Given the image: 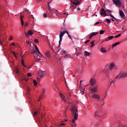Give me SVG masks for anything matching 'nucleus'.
<instances>
[{
  "instance_id": "64",
  "label": "nucleus",
  "mask_w": 127,
  "mask_h": 127,
  "mask_svg": "<svg viewBox=\"0 0 127 127\" xmlns=\"http://www.w3.org/2000/svg\"><path fill=\"white\" fill-rule=\"evenodd\" d=\"M122 127H127V126H124V125H122Z\"/></svg>"
},
{
  "instance_id": "3",
  "label": "nucleus",
  "mask_w": 127,
  "mask_h": 127,
  "mask_svg": "<svg viewBox=\"0 0 127 127\" xmlns=\"http://www.w3.org/2000/svg\"><path fill=\"white\" fill-rule=\"evenodd\" d=\"M126 77H127V73L125 72L122 73V71H120L119 75H117L115 79H121L122 78H126Z\"/></svg>"
},
{
  "instance_id": "31",
  "label": "nucleus",
  "mask_w": 127,
  "mask_h": 127,
  "mask_svg": "<svg viewBox=\"0 0 127 127\" xmlns=\"http://www.w3.org/2000/svg\"><path fill=\"white\" fill-rule=\"evenodd\" d=\"M106 11L107 12H108V13H112V11L110 9H107Z\"/></svg>"
},
{
  "instance_id": "55",
  "label": "nucleus",
  "mask_w": 127,
  "mask_h": 127,
  "mask_svg": "<svg viewBox=\"0 0 127 127\" xmlns=\"http://www.w3.org/2000/svg\"><path fill=\"white\" fill-rule=\"evenodd\" d=\"M61 126H65V124L64 123H62L61 124Z\"/></svg>"
},
{
  "instance_id": "32",
  "label": "nucleus",
  "mask_w": 127,
  "mask_h": 127,
  "mask_svg": "<svg viewBox=\"0 0 127 127\" xmlns=\"http://www.w3.org/2000/svg\"><path fill=\"white\" fill-rule=\"evenodd\" d=\"M121 35H122L121 34H119L118 35L115 36L114 37H115V38H118V37H120V36H121Z\"/></svg>"
},
{
  "instance_id": "46",
  "label": "nucleus",
  "mask_w": 127,
  "mask_h": 127,
  "mask_svg": "<svg viewBox=\"0 0 127 127\" xmlns=\"http://www.w3.org/2000/svg\"><path fill=\"white\" fill-rule=\"evenodd\" d=\"M76 126V124L71 125V127H75Z\"/></svg>"
},
{
  "instance_id": "35",
  "label": "nucleus",
  "mask_w": 127,
  "mask_h": 127,
  "mask_svg": "<svg viewBox=\"0 0 127 127\" xmlns=\"http://www.w3.org/2000/svg\"><path fill=\"white\" fill-rule=\"evenodd\" d=\"M34 42H35L36 43H39V41H38V39H36L34 40Z\"/></svg>"
},
{
  "instance_id": "38",
  "label": "nucleus",
  "mask_w": 127,
  "mask_h": 127,
  "mask_svg": "<svg viewBox=\"0 0 127 127\" xmlns=\"http://www.w3.org/2000/svg\"><path fill=\"white\" fill-rule=\"evenodd\" d=\"M26 43L27 44H30L31 43V42L29 41H26Z\"/></svg>"
},
{
  "instance_id": "52",
  "label": "nucleus",
  "mask_w": 127,
  "mask_h": 127,
  "mask_svg": "<svg viewBox=\"0 0 127 127\" xmlns=\"http://www.w3.org/2000/svg\"><path fill=\"white\" fill-rule=\"evenodd\" d=\"M45 93V90L44 89H43V94Z\"/></svg>"
},
{
  "instance_id": "23",
  "label": "nucleus",
  "mask_w": 127,
  "mask_h": 127,
  "mask_svg": "<svg viewBox=\"0 0 127 127\" xmlns=\"http://www.w3.org/2000/svg\"><path fill=\"white\" fill-rule=\"evenodd\" d=\"M90 54H91V53L87 51H85L84 53V55L86 56H90Z\"/></svg>"
},
{
  "instance_id": "22",
  "label": "nucleus",
  "mask_w": 127,
  "mask_h": 127,
  "mask_svg": "<svg viewBox=\"0 0 127 127\" xmlns=\"http://www.w3.org/2000/svg\"><path fill=\"white\" fill-rule=\"evenodd\" d=\"M40 57V56H37L36 57V59H35L36 61H38V62H40V60H41V59L39 58Z\"/></svg>"
},
{
  "instance_id": "59",
  "label": "nucleus",
  "mask_w": 127,
  "mask_h": 127,
  "mask_svg": "<svg viewBox=\"0 0 127 127\" xmlns=\"http://www.w3.org/2000/svg\"><path fill=\"white\" fill-rule=\"evenodd\" d=\"M38 53H39V54H41V52H40V51H38Z\"/></svg>"
},
{
  "instance_id": "43",
  "label": "nucleus",
  "mask_w": 127,
  "mask_h": 127,
  "mask_svg": "<svg viewBox=\"0 0 127 127\" xmlns=\"http://www.w3.org/2000/svg\"><path fill=\"white\" fill-rule=\"evenodd\" d=\"M27 76H28V77H31V73H27Z\"/></svg>"
},
{
  "instance_id": "5",
  "label": "nucleus",
  "mask_w": 127,
  "mask_h": 127,
  "mask_svg": "<svg viewBox=\"0 0 127 127\" xmlns=\"http://www.w3.org/2000/svg\"><path fill=\"white\" fill-rule=\"evenodd\" d=\"M98 92V86H95L93 88L90 89V92L92 93H97Z\"/></svg>"
},
{
  "instance_id": "14",
  "label": "nucleus",
  "mask_w": 127,
  "mask_h": 127,
  "mask_svg": "<svg viewBox=\"0 0 127 127\" xmlns=\"http://www.w3.org/2000/svg\"><path fill=\"white\" fill-rule=\"evenodd\" d=\"M40 116V109H38L37 111H35V112L33 113V116L35 117L36 116Z\"/></svg>"
},
{
  "instance_id": "33",
  "label": "nucleus",
  "mask_w": 127,
  "mask_h": 127,
  "mask_svg": "<svg viewBox=\"0 0 127 127\" xmlns=\"http://www.w3.org/2000/svg\"><path fill=\"white\" fill-rule=\"evenodd\" d=\"M33 83H34L35 86H36V85H37V81H36V80H33Z\"/></svg>"
},
{
  "instance_id": "24",
  "label": "nucleus",
  "mask_w": 127,
  "mask_h": 127,
  "mask_svg": "<svg viewBox=\"0 0 127 127\" xmlns=\"http://www.w3.org/2000/svg\"><path fill=\"white\" fill-rule=\"evenodd\" d=\"M95 41H93L92 42H91V46L90 47L91 48H93L94 47V46H95V44H94Z\"/></svg>"
},
{
  "instance_id": "20",
  "label": "nucleus",
  "mask_w": 127,
  "mask_h": 127,
  "mask_svg": "<svg viewBox=\"0 0 127 127\" xmlns=\"http://www.w3.org/2000/svg\"><path fill=\"white\" fill-rule=\"evenodd\" d=\"M45 55L48 57V58H50V53H49V51H47L45 53Z\"/></svg>"
},
{
  "instance_id": "1",
  "label": "nucleus",
  "mask_w": 127,
  "mask_h": 127,
  "mask_svg": "<svg viewBox=\"0 0 127 127\" xmlns=\"http://www.w3.org/2000/svg\"><path fill=\"white\" fill-rule=\"evenodd\" d=\"M71 111L73 114L74 119L71 121L72 124H75V120L78 119V109H76V107H72Z\"/></svg>"
},
{
  "instance_id": "62",
  "label": "nucleus",
  "mask_w": 127,
  "mask_h": 127,
  "mask_svg": "<svg viewBox=\"0 0 127 127\" xmlns=\"http://www.w3.org/2000/svg\"><path fill=\"white\" fill-rule=\"evenodd\" d=\"M50 3H51V1L50 2H48V4H50Z\"/></svg>"
},
{
  "instance_id": "25",
  "label": "nucleus",
  "mask_w": 127,
  "mask_h": 127,
  "mask_svg": "<svg viewBox=\"0 0 127 127\" xmlns=\"http://www.w3.org/2000/svg\"><path fill=\"white\" fill-rule=\"evenodd\" d=\"M115 67V64L114 63H111L110 64V69H113Z\"/></svg>"
},
{
  "instance_id": "58",
  "label": "nucleus",
  "mask_w": 127,
  "mask_h": 127,
  "mask_svg": "<svg viewBox=\"0 0 127 127\" xmlns=\"http://www.w3.org/2000/svg\"><path fill=\"white\" fill-rule=\"evenodd\" d=\"M40 56V57H42V58H43V55H42V54H41Z\"/></svg>"
},
{
  "instance_id": "18",
  "label": "nucleus",
  "mask_w": 127,
  "mask_h": 127,
  "mask_svg": "<svg viewBox=\"0 0 127 127\" xmlns=\"http://www.w3.org/2000/svg\"><path fill=\"white\" fill-rule=\"evenodd\" d=\"M121 43H122V42H117V43H115L112 44V48H114V47H116V46H117V45H119V44H121Z\"/></svg>"
},
{
  "instance_id": "63",
  "label": "nucleus",
  "mask_w": 127,
  "mask_h": 127,
  "mask_svg": "<svg viewBox=\"0 0 127 127\" xmlns=\"http://www.w3.org/2000/svg\"><path fill=\"white\" fill-rule=\"evenodd\" d=\"M12 45L14 46V45H15V44L14 43H12Z\"/></svg>"
},
{
  "instance_id": "8",
  "label": "nucleus",
  "mask_w": 127,
  "mask_h": 127,
  "mask_svg": "<svg viewBox=\"0 0 127 127\" xmlns=\"http://www.w3.org/2000/svg\"><path fill=\"white\" fill-rule=\"evenodd\" d=\"M100 14L101 15H104V16H107V15H108L107 14V11H106V10H105V8H102L100 10Z\"/></svg>"
},
{
  "instance_id": "16",
  "label": "nucleus",
  "mask_w": 127,
  "mask_h": 127,
  "mask_svg": "<svg viewBox=\"0 0 127 127\" xmlns=\"http://www.w3.org/2000/svg\"><path fill=\"white\" fill-rule=\"evenodd\" d=\"M52 10L53 11V13H55L56 15H57V14H59V11L58 10L55 9H52Z\"/></svg>"
},
{
  "instance_id": "6",
  "label": "nucleus",
  "mask_w": 127,
  "mask_h": 127,
  "mask_svg": "<svg viewBox=\"0 0 127 127\" xmlns=\"http://www.w3.org/2000/svg\"><path fill=\"white\" fill-rule=\"evenodd\" d=\"M44 72L43 71L40 73H39L38 75V81H40V79H42V78L44 77Z\"/></svg>"
},
{
  "instance_id": "57",
  "label": "nucleus",
  "mask_w": 127,
  "mask_h": 127,
  "mask_svg": "<svg viewBox=\"0 0 127 127\" xmlns=\"http://www.w3.org/2000/svg\"><path fill=\"white\" fill-rule=\"evenodd\" d=\"M68 56H69V55H66L65 56H64V58H65V57H68Z\"/></svg>"
},
{
  "instance_id": "42",
  "label": "nucleus",
  "mask_w": 127,
  "mask_h": 127,
  "mask_svg": "<svg viewBox=\"0 0 127 127\" xmlns=\"http://www.w3.org/2000/svg\"><path fill=\"white\" fill-rule=\"evenodd\" d=\"M88 42H90V40H88L86 41L85 42V44H87V43H88Z\"/></svg>"
},
{
  "instance_id": "54",
  "label": "nucleus",
  "mask_w": 127,
  "mask_h": 127,
  "mask_svg": "<svg viewBox=\"0 0 127 127\" xmlns=\"http://www.w3.org/2000/svg\"><path fill=\"white\" fill-rule=\"evenodd\" d=\"M28 92H29L30 91V88L29 87H27Z\"/></svg>"
},
{
  "instance_id": "7",
  "label": "nucleus",
  "mask_w": 127,
  "mask_h": 127,
  "mask_svg": "<svg viewBox=\"0 0 127 127\" xmlns=\"http://www.w3.org/2000/svg\"><path fill=\"white\" fill-rule=\"evenodd\" d=\"M114 3L116 4V5H119V6H121L122 5V2L120 0H112Z\"/></svg>"
},
{
  "instance_id": "48",
  "label": "nucleus",
  "mask_w": 127,
  "mask_h": 127,
  "mask_svg": "<svg viewBox=\"0 0 127 127\" xmlns=\"http://www.w3.org/2000/svg\"><path fill=\"white\" fill-rule=\"evenodd\" d=\"M12 39H13V37L10 36L9 38V40H12Z\"/></svg>"
},
{
  "instance_id": "19",
  "label": "nucleus",
  "mask_w": 127,
  "mask_h": 127,
  "mask_svg": "<svg viewBox=\"0 0 127 127\" xmlns=\"http://www.w3.org/2000/svg\"><path fill=\"white\" fill-rule=\"evenodd\" d=\"M109 15H110V16H111V17L113 18V19L116 20V21H118V19L117 18L115 17V16H114V15H113V14L110 13V14H109Z\"/></svg>"
},
{
  "instance_id": "34",
  "label": "nucleus",
  "mask_w": 127,
  "mask_h": 127,
  "mask_svg": "<svg viewBox=\"0 0 127 127\" xmlns=\"http://www.w3.org/2000/svg\"><path fill=\"white\" fill-rule=\"evenodd\" d=\"M15 72L16 74H18L19 73V70H18V68H16Z\"/></svg>"
},
{
  "instance_id": "12",
  "label": "nucleus",
  "mask_w": 127,
  "mask_h": 127,
  "mask_svg": "<svg viewBox=\"0 0 127 127\" xmlns=\"http://www.w3.org/2000/svg\"><path fill=\"white\" fill-rule=\"evenodd\" d=\"M25 35L28 37V36H31V35H33V32L30 30H29L28 32H25Z\"/></svg>"
},
{
  "instance_id": "27",
  "label": "nucleus",
  "mask_w": 127,
  "mask_h": 127,
  "mask_svg": "<svg viewBox=\"0 0 127 127\" xmlns=\"http://www.w3.org/2000/svg\"><path fill=\"white\" fill-rule=\"evenodd\" d=\"M106 21L108 23V24H110V23H111V22H112V21H111V20H110V19H106Z\"/></svg>"
},
{
  "instance_id": "50",
  "label": "nucleus",
  "mask_w": 127,
  "mask_h": 127,
  "mask_svg": "<svg viewBox=\"0 0 127 127\" xmlns=\"http://www.w3.org/2000/svg\"><path fill=\"white\" fill-rule=\"evenodd\" d=\"M27 25H28V24L27 23H25V25H24V26L25 27H26V26H27Z\"/></svg>"
},
{
  "instance_id": "60",
  "label": "nucleus",
  "mask_w": 127,
  "mask_h": 127,
  "mask_svg": "<svg viewBox=\"0 0 127 127\" xmlns=\"http://www.w3.org/2000/svg\"><path fill=\"white\" fill-rule=\"evenodd\" d=\"M48 7H49V8H51V7H50V5L49 4H48Z\"/></svg>"
},
{
  "instance_id": "44",
  "label": "nucleus",
  "mask_w": 127,
  "mask_h": 127,
  "mask_svg": "<svg viewBox=\"0 0 127 127\" xmlns=\"http://www.w3.org/2000/svg\"><path fill=\"white\" fill-rule=\"evenodd\" d=\"M23 81H25V82H28V79L27 78L23 79Z\"/></svg>"
},
{
  "instance_id": "30",
  "label": "nucleus",
  "mask_w": 127,
  "mask_h": 127,
  "mask_svg": "<svg viewBox=\"0 0 127 127\" xmlns=\"http://www.w3.org/2000/svg\"><path fill=\"white\" fill-rule=\"evenodd\" d=\"M105 32V31L102 30L100 31V34H101V35L104 34V33Z\"/></svg>"
},
{
  "instance_id": "26",
  "label": "nucleus",
  "mask_w": 127,
  "mask_h": 127,
  "mask_svg": "<svg viewBox=\"0 0 127 127\" xmlns=\"http://www.w3.org/2000/svg\"><path fill=\"white\" fill-rule=\"evenodd\" d=\"M80 94L84 95L85 94V88H83L82 90H80Z\"/></svg>"
},
{
  "instance_id": "41",
  "label": "nucleus",
  "mask_w": 127,
  "mask_h": 127,
  "mask_svg": "<svg viewBox=\"0 0 127 127\" xmlns=\"http://www.w3.org/2000/svg\"><path fill=\"white\" fill-rule=\"evenodd\" d=\"M43 16H44V17H47V13H44Z\"/></svg>"
},
{
  "instance_id": "4",
  "label": "nucleus",
  "mask_w": 127,
  "mask_h": 127,
  "mask_svg": "<svg viewBox=\"0 0 127 127\" xmlns=\"http://www.w3.org/2000/svg\"><path fill=\"white\" fill-rule=\"evenodd\" d=\"M89 83L90 85L94 86L96 85V79L95 78H91L90 79Z\"/></svg>"
},
{
  "instance_id": "37",
  "label": "nucleus",
  "mask_w": 127,
  "mask_h": 127,
  "mask_svg": "<svg viewBox=\"0 0 127 127\" xmlns=\"http://www.w3.org/2000/svg\"><path fill=\"white\" fill-rule=\"evenodd\" d=\"M68 37H69V39H72V37H71V36H70V35L69 34V32H68V34H67Z\"/></svg>"
},
{
  "instance_id": "53",
  "label": "nucleus",
  "mask_w": 127,
  "mask_h": 127,
  "mask_svg": "<svg viewBox=\"0 0 127 127\" xmlns=\"http://www.w3.org/2000/svg\"><path fill=\"white\" fill-rule=\"evenodd\" d=\"M0 45H2V42H1V40H0Z\"/></svg>"
},
{
  "instance_id": "28",
  "label": "nucleus",
  "mask_w": 127,
  "mask_h": 127,
  "mask_svg": "<svg viewBox=\"0 0 127 127\" xmlns=\"http://www.w3.org/2000/svg\"><path fill=\"white\" fill-rule=\"evenodd\" d=\"M93 36H96L97 34H98V32H93L91 33Z\"/></svg>"
},
{
  "instance_id": "61",
  "label": "nucleus",
  "mask_w": 127,
  "mask_h": 127,
  "mask_svg": "<svg viewBox=\"0 0 127 127\" xmlns=\"http://www.w3.org/2000/svg\"><path fill=\"white\" fill-rule=\"evenodd\" d=\"M42 121H43V114H42Z\"/></svg>"
},
{
  "instance_id": "9",
  "label": "nucleus",
  "mask_w": 127,
  "mask_h": 127,
  "mask_svg": "<svg viewBox=\"0 0 127 127\" xmlns=\"http://www.w3.org/2000/svg\"><path fill=\"white\" fill-rule=\"evenodd\" d=\"M91 97L92 99H95L96 100H100V99H101V97H100L99 95L97 94H92Z\"/></svg>"
},
{
  "instance_id": "15",
  "label": "nucleus",
  "mask_w": 127,
  "mask_h": 127,
  "mask_svg": "<svg viewBox=\"0 0 127 127\" xmlns=\"http://www.w3.org/2000/svg\"><path fill=\"white\" fill-rule=\"evenodd\" d=\"M60 96L61 98L62 99V100L64 101V102H66V100H65V96H64V95H63V94L62 93H60Z\"/></svg>"
},
{
  "instance_id": "29",
  "label": "nucleus",
  "mask_w": 127,
  "mask_h": 127,
  "mask_svg": "<svg viewBox=\"0 0 127 127\" xmlns=\"http://www.w3.org/2000/svg\"><path fill=\"white\" fill-rule=\"evenodd\" d=\"M113 38H114V36H110L108 37V40H112V39H113Z\"/></svg>"
},
{
  "instance_id": "45",
  "label": "nucleus",
  "mask_w": 127,
  "mask_h": 127,
  "mask_svg": "<svg viewBox=\"0 0 127 127\" xmlns=\"http://www.w3.org/2000/svg\"><path fill=\"white\" fill-rule=\"evenodd\" d=\"M37 51L35 50V51H33L32 52V54H35V53H37Z\"/></svg>"
},
{
  "instance_id": "51",
  "label": "nucleus",
  "mask_w": 127,
  "mask_h": 127,
  "mask_svg": "<svg viewBox=\"0 0 127 127\" xmlns=\"http://www.w3.org/2000/svg\"><path fill=\"white\" fill-rule=\"evenodd\" d=\"M105 41H109V38H105Z\"/></svg>"
},
{
  "instance_id": "17",
  "label": "nucleus",
  "mask_w": 127,
  "mask_h": 127,
  "mask_svg": "<svg viewBox=\"0 0 127 127\" xmlns=\"http://www.w3.org/2000/svg\"><path fill=\"white\" fill-rule=\"evenodd\" d=\"M20 18L21 19V25L22 26H23V25H24V23L23 22V16L21 15Z\"/></svg>"
},
{
  "instance_id": "40",
  "label": "nucleus",
  "mask_w": 127,
  "mask_h": 127,
  "mask_svg": "<svg viewBox=\"0 0 127 127\" xmlns=\"http://www.w3.org/2000/svg\"><path fill=\"white\" fill-rule=\"evenodd\" d=\"M99 23H101V22H96L94 24V25H97V24H99Z\"/></svg>"
},
{
  "instance_id": "56",
  "label": "nucleus",
  "mask_w": 127,
  "mask_h": 127,
  "mask_svg": "<svg viewBox=\"0 0 127 127\" xmlns=\"http://www.w3.org/2000/svg\"><path fill=\"white\" fill-rule=\"evenodd\" d=\"M77 9L78 11H79V10H81V9L79 7L77 8Z\"/></svg>"
},
{
  "instance_id": "47",
  "label": "nucleus",
  "mask_w": 127,
  "mask_h": 127,
  "mask_svg": "<svg viewBox=\"0 0 127 127\" xmlns=\"http://www.w3.org/2000/svg\"><path fill=\"white\" fill-rule=\"evenodd\" d=\"M92 37H93V35H92V34H90V36L89 37V39H91V38H92Z\"/></svg>"
},
{
  "instance_id": "21",
  "label": "nucleus",
  "mask_w": 127,
  "mask_h": 127,
  "mask_svg": "<svg viewBox=\"0 0 127 127\" xmlns=\"http://www.w3.org/2000/svg\"><path fill=\"white\" fill-rule=\"evenodd\" d=\"M101 52L102 53H105L106 52H107V50H106V49H105V48H101Z\"/></svg>"
},
{
  "instance_id": "13",
  "label": "nucleus",
  "mask_w": 127,
  "mask_h": 127,
  "mask_svg": "<svg viewBox=\"0 0 127 127\" xmlns=\"http://www.w3.org/2000/svg\"><path fill=\"white\" fill-rule=\"evenodd\" d=\"M49 11H48V16H49V17H52V15H53V12L52 9L49 8Z\"/></svg>"
},
{
  "instance_id": "11",
  "label": "nucleus",
  "mask_w": 127,
  "mask_h": 127,
  "mask_svg": "<svg viewBox=\"0 0 127 127\" xmlns=\"http://www.w3.org/2000/svg\"><path fill=\"white\" fill-rule=\"evenodd\" d=\"M119 13H120V16L122 18H123V19H125V18H126V15H125V13H124V11H123V10H120Z\"/></svg>"
},
{
  "instance_id": "10",
  "label": "nucleus",
  "mask_w": 127,
  "mask_h": 127,
  "mask_svg": "<svg viewBox=\"0 0 127 127\" xmlns=\"http://www.w3.org/2000/svg\"><path fill=\"white\" fill-rule=\"evenodd\" d=\"M80 2L81 1H80L79 0H73V1H71L72 4H74V5H79Z\"/></svg>"
},
{
  "instance_id": "49",
  "label": "nucleus",
  "mask_w": 127,
  "mask_h": 127,
  "mask_svg": "<svg viewBox=\"0 0 127 127\" xmlns=\"http://www.w3.org/2000/svg\"><path fill=\"white\" fill-rule=\"evenodd\" d=\"M13 54L15 56V57L16 58V55L15 54V53L14 52H13Z\"/></svg>"
},
{
  "instance_id": "36",
  "label": "nucleus",
  "mask_w": 127,
  "mask_h": 127,
  "mask_svg": "<svg viewBox=\"0 0 127 127\" xmlns=\"http://www.w3.org/2000/svg\"><path fill=\"white\" fill-rule=\"evenodd\" d=\"M33 54V55H34V57L35 59H36V57H37V56H38V55H37L36 53Z\"/></svg>"
},
{
  "instance_id": "39",
  "label": "nucleus",
  "mask_w": 127,
  "mask_h": 127,
  "mask_svg": "<svg viewBox=\"0 0 127 127\" xmlns=\"http://www.w3.org/2000/svg\"><path fill=\"white\" fill-rule=\"evenodd\" d=\"M21 64L24 66V62L23 61V59L22 60Z\"/></svg>"
},
{
  "instance_id": "2",
  "label": "nucleus",
  "mask_w": 127,
  "mask_h": 127,
  "mask_svg": "<svg viewBox=\"0 0 127 127\" xmlns=\"http://www.w3.org/2000/svg\"><path fill=\"white\" fill-rule=\"evenodd\" d=\"M65 33H67L68 34V32L67 31L64 30V31H61L60 34V41H59V44L60 45L61 44V42H62V39L63 38V36Z\"/></svg>"
}]
</instances>
